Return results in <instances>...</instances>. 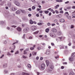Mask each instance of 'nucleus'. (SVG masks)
I'll return each instance as SVG.
<instances>
[{
  "label": "nucleus",
  "mask_w": 75,
  "mask_h": 75,
  "mask_svg": "<svg viewBox=\"0 0 75 75\" xmlns=\"http://www.w3.org/2000/svg\"><path fill=\"white\" fill-rule=\"evenodd\" d=\"M53 68L54 67L52 65L50 66L48 69H47V72H51V71H52V69H53Z\"/></svg>",
  "instance_id": "nucleus-1"
},
{
  "label": "nucleus",
  "mask_w": 75,
  "mask_h": 75,
  "mask_svg": "<svg viewBox=\"0 0 75 75\" xmlns=\"http://www.w3.org/2000/svg\"><path fill=\"white\" fill-rule=\"evenodd\" d=\"M45 66V64H42L41 65V67H39L40 70H41V71L44 70V69Z\"/></svg>",
  "instance_id": "nucleus-2"
},
{
  "label": "nucleus",
  "mask_w": 75,
  "mask_h": 75,
  "mask_svg": "<svg viewBox=\"0 0 75 75\" xmlns=\"http://www.w3.org/2000/svg\"><path fill=\"white\" fill-rule=\"evenodd\" d=\"M14 3L17 6H20V4L19 2L17 1H14Z\"/></svg>",
  "instance_id": "nucleus-3"
},
{
  "label": "nucleus",
  "mask_w": 75,
  "mask_h": 75,
  "mask_svg": "<svg viewBox=\"0 0 75 75\" xmlns=\"http://www.w3.org/2000/svg\"><path fill=\"white\" fill-rule=\"evenodd\" d=\"M29 30V28H26L23 30V33H27L28 31Z\"/></svg>",
  "instance_id": "nucleus-4"
},
{
  "label": "nucleus",
  "mask_w": 75,
  "mask_h": 75,
  "mask_svg": "<svg viewBox=\"0 0 75 75\" xmlns=\"http://www.w3.org/2000/svg\"><path fill=\"white\" fill-rule=\"evenodd\" d=\"M50 37H55V36L56 35H55V34L53 33H51L50 34Z\"/></svg>",
  "instance_id": "nucleus-5"
},
{
  "label": "nucleus",
  "mask_w": 75,
  "mask_h": 75,
  "mask_svg": "<svg viewBox=\"0 0 75 75\" xmlns=\"http://www.w3.org/2000/svg\"><path fill=\"white\" fill-rule=\"evenodd\" d=\"M31 30L33 31H34V30H35L36 29H37V27L34 26H33L31 27Z\"/></svg>",
  "instance_id": "nucleus-6"
},
{
  "label": "nucleus",
  "mask_w": 75,
  "mask_h": 75,
  "mask_svg": "<svg viewBox=\"0 0 75 75\" xmlns=\"http://www.w3.org/2000/svg\"><path fill=\"white\" fill-rule=\"evenodd\" d=\"M62 16L61 14H60L57 16V17H58V18H61L62 17Z\"/></svg>",
  "instance_id": "nucleus-7"
},
{
  "label": "nucleus",
  "mask_w": 75,
  "mask_h": 75,
  "mask_svg": "<svg viewBox=\"0 0 75 75\" xmlns=\"http://www.w3.org/2000/svg\"><path fill=\"white\" fill-rule=\"evenodd\" d=\"M59 21L60 22H61L62 23H64V22H65V20H64V19H60L59 20Z\"/></svg>",
  "instance_id": "nucleus-8"
},
{
  "label": "nucleus",
  "mask_w": 75,
  "mask_h": 75,
  "mask_svg": "<svg viewBox=\"0 0 75 75\" xmlns=\"http://www.w3.org/2000/svg\"><path fill=\"white\" fill-rule=\"evenodd\" d=\"M69 60L70 61H73L74 60V57H71L70 58Z\"/></svg>",
  "instance_id": "nucleus-9"
},
{
  "label": "nucleus",
  "mask_w": 75,
  "mask_h": 75,
  "mask_svg": "<svg viewBox=\"0 0 75 75\" xmlns=\"http://www.w3.org/2000/svg\"><path fill=\"white\" fill-rule=\"evenodd\" d=\"M8 6L9 7H10L11 6V2H8Z\"/></svg>",
  "instance_id": "nucleus-10"
},
{
  "label": "nucleus",
  "mask_w": 75,
  "mask_h": 75,
  "mask_svg": "<svg viewBox=\"0 0 75 75\" xmlns=\"http://www.w3.org/2000/svg\"><path fill=\"white\" fill-rule=\"evenodd\" d=\"M52 31H53V32H54V33H56L57 31V29H55V28H53L52 30Z\"/></svg>",
  "instance_id": "nucleus-11"
},
{
  "label": "nucleus",
  "mask_w": 75,
  "mask_h": 75,
  "mask_svg": "<svg viewBox=\"0 0 75 75\" xmlns=\"http://www.w3.org/2000/svg\"><path fill=\"white\" fill-rule=\"evenodd\" d=\"M11 9H12V11H15L16 10H17V8H15L14 7H12Z\"/></svg>",
  "instance_id": "nucleus-12"
},
{
  "label": "nucleus",
  "mask_w": 75,
  "mask_h": 75,
  "mask_svg": "<svg viewBox=\"0 0 75 75\" xmlns=\"http://www.w3.org/2000/svg\"><path fill=\"white\" fill-rule=\"evenodd\" d=\"M46 63L47 66H48L50 64V62L48 60L46 61Z\"/></svg>",
  "instance_id": "nucleus-13"
},
{
  "label": "nucleus",
  "mask_w": 75,
  "mask_h": 75,
  "mask_svg": "<svg viewBox=\"0 0 75 75\" xmlns=\"http://www.w3.org/2000/svg\"><path fill=\"white\" fill-rule=\"evenodd\" d=\"M13 48H11V47H10L9 48L10 50H15V48H16V46H15L14 45V46H13Z\"/></svg>",
  "instance_id": "nucleus-14"
},
{
  "label": "nucleus",
  "mask_w": 75,
  "mask_h": 75,
  "mask_svg": "<svg viewBox=\"0 0 75 75\" xmlns=\"http://www.w3.org/2000/svg\"><path fill=\"white\" fill-rule=\"evenodd\" d=\"M17 30L18 31H21V28L20 27H18L17 28Z\"/></svg>",
  "instance_id": "nucleus-15"
},
{
  "label": "nucleus",
  "mask_w": 75,
  "mask_h": 75,
  "mask_svg": "<svg viewBox=\"0 0 75 75\" xmlns=\"http://www.w3.org/2000/svg\"><path fill=\"white\" fill-rule=\"evenodd\" d=\"M4 74H8V71L7 70H5L4 71Z\"/></svg>",
  "instance_id": "nucleus-16"
},
{
  "label": "nucleus",
  "mask_w": 75,
  "mask_h": 75,
  "mask_svg": "<svg viewBox=\"0 0 75 75\" xmlns=\"http://www.w3.org/2000/svg\"><path fill=\"white\" fill-rule=\"evenodd\" d=\"M23 54H24V55L27 54V51L25 50L24 51Z\"/></svg>",
  "instance_id": "nucleus-17"
},
{
  "label": "nucleus",
  "mask_w": 75,
  "mask_h": 75,
  "mask_svg": "<svg viewBox=\"0 0 75 75\" xmlns=\"http://www.w3.org/2000/svg\"><path fill=\"white\" fill-rule=\"evenodd\" d=\"M20 13V11H17L16 12V14H18Z\"/></svg>",
  "instance_id": "nucleus-18"
},
{
  "label": "nucleus",
  "mask_w": 75,
  "mask_h": 75,
  "mask_svg": "<svg viewBox=\"0 0 75 75\" xmlns=\"http://www.w3.org/2000/svg\"><path fill=\"white\" fill-rule=\"evenodd\" d=\"M46 54L47 55H49L50 54V52L49 51H47Z\"/></svg>",
  "instance_id": "nucleus-19"
},
{
  "label": "nucleus",
  "mask_w": 75,
  "mask_h": 75,
  "mask_svg": "<svg viewBox=\"0 0 75 75\" xmlns=\"http://www.w3.org/2000/svg\"><path fill=\"white\" fill-rule=\"evenodd\" d=\"M20 11L21 12H22V13H25V10H21Z\"/></svg>",
  "instance_id": "nucleus-20"
},
{
  "label": "nucleus",
  "mask_w": 75,
  "mask_h": 75,
  "mask_svg": "<svg viewBox=\"0 0 75 75\" xmlns=\"http://www.w3.org/2000/svg\"><path fill=\"white\" fill-rule=\"evenodd\" d=\"M45 31L46 33H48V32H49V29L48 28H47L45 30Z\"/></svg>",
  "instance_id": "nucleus-21"
},
{
  "label": "nucleus",
  "mask_w": 75,
  "mask_h": 75,
  "mask_svg": "<svg viewBox=\"0 0 75 75\" xmlns=\"http://www.w3.org/2000/svg\"><path fill=\"white\" fill-rule=\"evenodd\" d=\"M23 20H28V19H27V18L26 17H24L23 18Z\"/></svg>",
  "instance_id": "nucleus-22"
},
{
  "label": "nucleus",
  "mask_w": 75,
  "mask_h": 75,
  "mask_svg": "<svg viewBox=\"0 0 75 75\" xmlns=\"http://www.w3.org/2000/svg\"><path fill=\"white\" fill-rule=\"evenodd\" d=\"M36 54H37V53L34 52H32V54L33 55H36Z\"/></svg>",
  "instance_id": "nucleus-23"
},
{
  "label": "nucleus",
  "mask_w": 75,
  "mask_h": 75,
  "mask_svg": "<svg viewBox=\"0 0 75 75\" xmlns=\"http://www.w3.org/2000/svg\"><path fill=\"white\" fill-rule=\"evenodd\" d=\"M7 64H4L3 65V67L4 68L7 67Z\"/></svg>",
  "instance_id": "nucleus-24"
},
{
  "label": "nucleus",
  "mask_w": 75,
  "mask_h": 75,
  "mask_svg": "<svg viewBox=\"0 0 75 75\" xmlns=\"http://www.w3.org/2000/svg\"><path fill=\"white\" fill-rule=\"evenodd\" d=\"M72 18H75V13H73L72 14Z\"/></svg>",
  "instance_id": "nucleus-25"
},
{
  "label": "nucleus",
  "mask_w": 75,
  "mask_h": 75,
  "mask_svg": "<svg viewBox=\"0 0 75 75\" xmlns=\"http://www.w3.org/2000/svg\"><path fill=\"white\" fill-rule=\"evenodd\" d=\"M44 13H45V14H48V13H49V11H44Z\"/></svg>",
  "instance_id": "nucleus-26"
},
{
  "label": "nucleus",
  "mask_w": 75,
  "mask_h": 75,
  "mask_svg": "<svg viewBox=\"0 0 75 75\" xmlns=\"http://www.w3.org/2000/svg\"><path fill=\"white\" fill-rule=\"evenodd\" d=\"M38 33H39V31H37L36 32L34 33L33 34H38Z\"/></svg>",
  "instance_id": "nucleus-27"
},
{
  "label": "nucleus",
  "mask_w": 75,
  "mask_h": 75,
  "mask_svg": "<svg viewBox=\"0 0 75 75\" xmlns=\"http://www.w3.org/2000/svg\"><path fill=\"white\" fill-rule=\"evenodd\" d=\"M28 68H31V65H30V64H28Z\"/></svg>",
  "instance_id": "nucleus-28"
},
{
  "label": "nucleus",
  "mask_w": 75,
  "mask_h": 75,
  "mask_svg": "<svg viewBox=\"0 0 75 75\" xmlns=\"http://www.w3.org/2000/svg\"><path fill=\"white\" fill-rule=\"evenodd\" d=\"M75 53H73L72 54L71 57H75Z\"/></svg>",
  "instance_id": "nucleus-29"
},
{
  "label": "nucleus",
  "mask_w": 75,
  "mask_h": 75,
  "mask_svg": "<svg viewBox=\"0 0 75 75\" xmlns=\"http://www.w3.org/2000/svg\"><path fill=\"white\" fill-rule=\"evenodd\" d=\"M72 29L74 28V26L72 25H71L70 27Z\"/></svg>",
  "instance_id": "nucleus-30"
},
{
  "label": "nucleus",
  "mask_w": 75,
  "mask_h": 75,
  "mask_svg": "<svg viewBox=\"0 0 75 75\" xmlns=\"http://www.w3.org/2000/svg\"><path fill=\"white\" fill-rule=\"evenodd\" d=\"M7 55H8V56H11V54L9 52H8L7 53Z\"/></svg>",
  "instance_id": "nucleus-31"
},
{
  "label": "nucleus",
  "mask_w": 75,
  "mask_h": 75,
  "mask_svg": "<svg viewBox=\"0 0 75 75\" xmlns=\"http://www.w3.org/2000/svg\"><path fill=\"white\" fill-rule=\"evenodd\" d=\"M69 75H74V73L73 72H71L69 74Z\"/></svg>",
  "instance_id": "nucleus-32"
},
{
  "label": "nucleus",
  "mask_w": 75,
  "mask_h": 75,
  "mask_svg": "<svg viewBox=\"0 0 75 75\" xmlns=\"http://www.w3.org/2000/svg\"><path fill=\"white\" fill-rule=\"evenodd\" d=\"M30 24H32L34 23V22H33V21L31 20L30 21Z\"/></svg>",
  "instance_id": "nucleus-33"
},
{
  "label": "nucleus",
  "mask_w": 75,
  "mask_h": 75,
  "mask_svg": "<svg viewBox=\"0 0 75 75\" xmlns=\"http://www.w3.org/2000/svg\"><path fill=\"white\" fill-rule=\"evenodd\" d=\"M37 24L38 25H42V23H38Z\"/></svg>",
  "instance_id": "nucleus-34"
},
{
  "label": "nucleus",
  "mask_w": 75,
  "mask_h": 75,
  "mask_svg": "<svg viewBox=\"0 0 75 75\" xmlns=\"http://www.w3.org/2000/svg\"><path fill=\"white\" fill-rule=\"evenodd\" d=\"M32 10H35V7L34 6H33L32 7Z\"/></svg>",
  "instance_id": "nucleus-35"
},
{
  "label": "nucleus",
  "mask_w": 75,
  "mask_h": 75,
  "mask_svg": "<svg viewBox=\"0 0 75 75\" xmlns=\"http://www.w3.org/2000/svg\"><path fill=\"white\" fill-rule=\"evenodd\" d=\"M4 22L2 21H1L0 22V23L1 24V25H2V24H4Z\"/></svg>",
  "instance_id": "nucleus-36"
},
{
  "label": "nucleus",
  "mask_w": 75,
  "mask_h": 75,
  "mask_svg": "<svg viewBox=\"0 0 75 75\" xmlns=\"http://www.w3.org/2000/svg\"><path fill=\"white\" fill-rule=\"evenodd\" d=\"M37 49L38 50H40L41 49V47H37Z\"/></svg>",
  "instance_id": "nucleus-37"
},
{
  "label": "nucleus",
  "mask_w": 75,
  "mask_h": 75,
  "mask_svg": "<svg viewBox=\"0 0 75 75\" xmlns=\"http://www.w3.org/2000/svg\"><path fill=\"white\" fill-rule=\"evenodd\" d=\"M19 54V52H18V51H17L15 53V54Z\"/></svg>",
  "instance_id": "nucleus-38"
},
{
  "label": "nucleus",
  "mask_w": 75,
  "mask_h": 75,
  "mask_svg": "<svg viewBox=\"0 0 75 75\" xmlns=\"http://www.w3.org/2000/svg\"><path fill=\"white\" fill-rule=\"evenodd\" d=\"M67 18H68V19H69V20L71 19V16H68Z\"/></svg>",
  "instance_id": "nucleus-39"
},
{
  "label": "nucleus",
  "mask_w": 75,
  "mask_h": 75,
  "mask_svg": "<svg viewBox=\"0 0 75 75\" xmlns=\"http://www.w3.org/2000/svg\"><path fill=\"white\" fill-rule=\"evenodd\" d=\"M54 23H57V22H58V20L57 19H55L54 20Z\"/></svg>",
  "instance_id": "nucleus-40"
},
{
  "label": "nucleus",
  "mask_w": 75,
  "mask_h": 75,
  "mask_svg": "<svg viewBox=\"0 0 75 75\" xmlns=\"http://www.w3.org/2000/svg\"><path fill=\"white\" fill-rule=\"evenodd\" d=\"M30 50H34V48L33 47H31L30 48Z\"/></svg>",
  "instance_id": "nucleus-41"
},
{
  "label": "nucleus",
  "mask_w": 75,
  "mask_h": 75,
  "mask_svg": "<svg viewBox=\"0 0 75 75\" xmlns=\"http://www.w3.org/2000/svg\"><path fill=\"white\" fill-rule=\"evenodd\" d=\"M67 9H71V6H69L67 7Z\"/></svg>",
  "instance_id": "nucleus-42"
},
{
  "label": "nucleus",
  "mask_w": 75,
  "mask_h": 75,
  "mask_svg": "<svg viewBox=\"0 0 75 75\" xmlns=\"http://www.w3.org/2000/svg\"><path fill=\"white\" fill-rule=\"evenodd\" d=\"M23 58H27V57L24 56V55H23Z\"/></svg>",
  "instance_id": "nucleus-43"
},
{
  "label": "nucleus",
  "mask_w": 75,
  "mask_h": 75,
  "mask_svg": "<svg viewBox=\"0 0 75 75\" xmlns=\"http://www.w3.org/2000/svg\"><path fill=\"white\" fill-rule=\"evenodd\" d=\"M47 24L48 26H50V25H51V23H47Z\"/></svg>",
  "instance_id": "nucleus-44"
},
{
  "label": "nucleus",
  "mask_w": 75,
  "mask_h": 75,
  "mask_svg": "<svg viewBox=\"0 0 75 75\" xmlns=\"http://www.w3.org/2000/svg\"><path fill=\"white\" fill-rule=\"evenodd\" d=\"M55 12H56V14H58L59 13V12L57 10H55Z\"/></svg>",
  "instance_id": "nucleus-45"
},
{
  "label": "nucleus",
  "mask_w": 75,
  "mask_h": 75,
  "mask_svg": "<svg viewBox=\"0 0 75 75\" xmlns=\"http://www.w3.org/2000/svg\"><path fill=\"white\" fill-rule=\"evenodd\" d=\"M59 13L62 14H63L64 13V11H61L59 12Z\"/></svg>",
  "instance_id": "nucleus-46"
},
{
  "label": "nucleus",
  "mask_w": 75,
  "mask_h": 75,
  "mask_svg": "<svg viewBox=\"0 0 75 75\" xmlns=\"http://www.w3.org/2000/svg\"><path fill=\"white\" fill-rule=\"evenodd\" d=\"M25 73H26L23 72L22 73V75H25Z\"/></svg>",
  "instance_id": "nucleus-47"
},
{
  "label": "nucleus",
  "mask_w": 75,
  "mask_h": 75,
  "mask_svg": "<svg viewBox=\"0 0 75 75\" xmlns=\"http://www.w3.org/2000/svg\"><path fill=\"white\" fill-rule=\"evenodd\" d=\"M32 38H33V37H32V36H30L29 38V39H30V40H31V39H32Z\"/></svg>",
  "instance_id": "nucleus-48"
},
{
  "label": "nucleus",
  "mask_w": 75,
  "mask_h": 75,
  "mask_svg": "<svg viewBox=\"0 0 75 75\" xmlns=\"http://www.w3.org/2000/svg\"><path fill=\"white\" fill-rule=\"evenodd\" d=\"M18 68H21V64L18 65Z\"/></svg>",
  "instance_id": "nucleus-49"
},
{
  "label": "nucleus",
  "mask_w": 75,
  "mask_h": 75,
  "mask_svg": "<svg viewBox=\"0 0 75 75\" xmlns=\"http://www.w3.org/2000/svg\"><path fill=\"white\" fill-rule=\"evenodd\" d=\"M18 41H17L16 42L14 43H13V45H14V44H15L16 43H18Z\"/></svg>",
  "instance_id": "nucleus-50"
},
{
  "label": "nucleus",
  "mask_w": 75,
  "mask_h": 75,
  "mask_svg": "<svg viewBox=\"0 0 75 75\" xmlns=\"http://www.w3.org/2000/svg\"><path fill=\"white\" fill-rule=\"evenodd\" d=\"M36 59L37 60H38V59H39V57H36Z\"/></svg>",
  "instance_id": "nucleus-51"
},
{
  "label": "nucleus",
  "mask_w": 75,
  "mask_h": 75,
  "mask_svg": "<svg viewBox=\"0 0 75 75\" xmlns=\"http://www.w3.org/2000/svg\"><path fill=\"white\" fill-rule=\"evenodd\" d=\"M55 25V23H52L51 24V25L52 26H54Z\"/></svg>",
  "instance_id": "nucleus-52"
},
{
  "label": "nucleus",
  "mask_w": 75,
  "mask_h": 75,
  "mask_svg": "<svg viewBox=\"0 0 75 75\" xmlns=\"http://www.w3.org/2000/svg\"><path fill=\"white\" fill-rule=\"evenodd\" d=\"M69 3V1H67L65 2V4H68V3Z\"/></svg>",
  "instance_id": "nucleus-53"
},
{
  "label": "nucleus",
  "mask_w": 75,
  "mask_h": 75,
  "mask_svg": "<svg viewBox=\"0 0 75 75\" xmlns=\"http://www.w3.org/2000/svg\"><path fill=\"white\" fill-rule=\"evenodd\" d=\"M4 54H2L1 56L0 57V58H2L4 57Z\"/></svg>",
  "instance_id": "nucleus-54"
},
{
  "label": "nucleus",
  "mask_w": 75,
  "mask_h": 75,
  "mask_svg": "<svg viewBox=\"0 0 75 75\" xmlns=\"http://www.w3.org/2000/svg\"><path fill=\"white\" fill-rule=\"evenodd\" d=\"M28 16L29 17H31V14H28Z\"/></svg>",
  "instance_id": "nucleus-55"
},
{
  "label": "nucleus",
  "mask_w": 75,
  "mask_h": 75,
  "mask_svg": "<svg viewBox=\"0 0 75 75\" xmlns=\"http://www.w3.org/2000/svg\"><path fill=\"white\" fill-rule=\"evenodd\" d=\"M11 27H14V28H15L16 27V26H15L14 25H13L11 26Z\"/></svg>",
  "instance_id": "nucleus-56"
},
{
  "label": "nucleus",
  "mask_w": 75,
  "mask_h": 75,
  "mask_svg": "<svg viewBox=\"0 0 75 75\" xmlns=\"http://www.w3.org/2000/svg\"><path fill=\"white\" fill-rule=\"evenodd\" d=\"M72 8L75 9V6H72Z\"/></svg>",
  "instance_id": "nucleus-57"
},
{
  "label": "nucleus",
  "mask_w": 75,
  "mask_h": 75,
  "mask_svg": "<svg viewBox=\"0 0 75 75\" xmlns=\"http://www.w3.org/2000/svg\"><path fill=\"white\" fill-rule=\"evenodd\" d=\"M37 75H40V73L38 72H37Z\"/></svg>",
  "instance_id": "nucleus-58"
},
{
  "label": "nucleus",
  "mask_w": 75,
  "mask_h": 75,
  "mask_svg": "<svg viewBox=\"0 0 75 75\" xmlns=\"http://www.w3.org/2000/svg\"><path fill=\"white\" fill-rule=\"evenodd\" d=\"M42 59H43V57H40V60H41V61H42Z\"/></svg>",
  "instance_id": "nucleus-59"
},
{
  "label": "nucleus",
  "mask_w": 75,
  "mask_h": 75,
  "mask_svg": "<svg viewBox=\"0 0 75 75\" xmlns=\"http://www.w3.org/2000/svg\"><path fill=\"white\" fill-rule=\"evenodd\" d=\"M49 15L50 16H51V12H50L49 13Z\"/></svg>",
  "instance_id": "nucleus-60"
},
{
  "label": "nucleus",
  "mask_w": 75,
  "mask_h": 75,
  "mask_svg": "<svg viewBox=\"0 0 75 75\" xmlns=\"http://www.w3.org/2000/svg\"><path fill=\"white\" fill-rule=\"evenodd\" d=\"M28 10H29V11H31V8H29L28 9Z\"/></svg>",
  "instance_id": "nucleus-61"
},
{
  "label": "nucleus",
  "mask_w": 75,
  "mask_h": 75,
  "mask_svg": "<svg viewBox=\"0 0 75 75\" xmlns=\"http://www.w3.org/2000/svg\"><path fill=\"white\" fill-rule=\"evenodd\" d=\"M10 75H14V73H11V74Z\"/></svg>",
  "instance_id": "nucleus-62"
},
{
  "label": "nucleus",
  "mask_w": 75,
  "mask_h": 75,
  "mask_svg": "<svg viewBox=\"0 0 75 75\" xmlns=\"http://www.w3.org/2000/svg\"><path fill=\"white\" fill-rule=\"evenodd\" d=\"M67 73H64V75H67Z\"/></svg>",
  "instance_id": "nucleus-63"
},
{
  "label": "nucleus",
  "mask_w": 75,
  "mask_h": 75,
  "mask_svg": "<svg viewBox=\"0 0 75 75\" xmlns=\"http://www.w3.org/2000/svg\"><path fill=\"white\" fill-rule=\"evenodd\" d=\"M25 75H29V74L28 73H26L25 74Z\"/></svg>",
  "instance_id": "nucleus-64"
}]
</instances>
